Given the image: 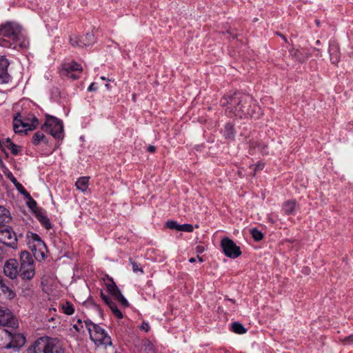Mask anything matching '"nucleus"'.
Returning a JSON list of instances; mask_svg holds the SVG:
<instances>
[{"label":"nucleus","mask_w":353,"mask_h":353,"mask_svg":"<svg viewBox=\"0 0 353 353\" xmlns=\"http://www.w3.org/2000/svg\"><path fill=\"white\" fill-rule=\"evenodd\" d=\"M227 32L234 39L237 37V34L234 32V30H228Z\"/></svg>","instance_id":"nucleus-47"},{"label":"nucleus","mask_w":353,"mask_h":353,"mask_svg":"<svg viewBox=\"0 0 353 353\" xmlns=\"http://www.w3.org/2000/svg\"><path fill=\"white\" fill-rule=\"evenodd\" d=\"M73 327L77 331V332H80V328L79 327V326L77 325H73Z\"/></svg>","instance_id":"nucleus-56"},{"label":"nucleus","mask_w":353,"mask_h":353,"mask_svg":"<svg viewBox=\"0 0 353 353\" xmlns=\"http://www.w3.org/2000/svg\"><path fill=\"white\" fill-rule=\"evenodd\" d=\"M141 329L145 332H148L150 330V325L148 323L143 322L141 326Z\"/></svg>","instance_id":"nucleus-44"},{"label":"nucleus","mask_w":353,"mask_h":353,"mask_svg":"<svg viewBox=\"0 0 353 353\" xmlns=\"http://www.w3.org/2000/svg\"><path fill=\"white\" fill-rule=\"evenodd\" d=\"M59 341L42 336L37 339L28 349L27 353H64Z\"/></svg>","instance_id":"nucleus-3"},{"label":"nucleus","mask_w":353,"mask_h":353,"mask_svg":"<svg viewBox=\"0 0 353 353\" xmlns=\"http://www.w3.org/2000/svg\"><path fill=\"white\" fill-rule=\"evenodd\" d=\"M84 323H85L88 330H89V327L93 328V325H95L90 320H86L84 321Z\"/></svg>","instance_id":"nucleus-45"},{"label":"nucleus","mask_w":353,"mask_h":353,"mask_svg":"<svg viewBox=\"0 0 353 353\" xmlns=\"http://www.w3.org/2000/svg\"><path fill=\"white\" fill-rule=\"evenodd\" d=\"M263 167H264V164H263V163H258L257 165H256L254 168L253 175H255L256 171L263 170Z\"/></svg>","instance_id":"nucleus-43"},{"label":"nucleus","mask_w":353,"mask_h":353,"mask_svg":"<svg viewBox=\"0 0 353 353\" xmlns=\"http://www.w3.org/2000/svg\"><path fill=\"white\" fill-rule=\"evenodd\" d=\"M250 234H252V238L256 241H259L263 238V233L256 228L251 229Z\"/></svg>","instance_id":"nucleus-33"},{"label":"nucleus","mask_w":353,"mask_h":353,"mask_svg":"<svg viewBox=\"0 0 353 353\" xmlns=\"http://www.w3.org/2000/svg\"><path fill=\"white\" fill-rule=\"evenodd\" d=\"M67 77H69V78H71V79H72L74 80L78 79L79 78V75H77V74H73L72 72L69 74V76H67Z\"/></svg>","instance_id":"nucleus-50"},{"label":"nucleus","mask_w":353,"mask_h":353,"mask_svg":"<svg viewBox=\"0 0 353 353\" xmlns=\"http://www.w3.org/2000/svg\"><path fill=\"white\" fill-rule=\"evenodd\" d=\"M7 176L12 181V183L14 185L17 190L21 194L24 195L25 197L30 196V194L26 191L23 186L19 182H18L17 179L13 176V174L11 172H9L7 174Z\"/></svg>","instance_id":"nucleus-20"},{"label":"nucleus","mask_w":353,"mask_h":353,"mask_svg":"<svg viewBox=\"0 0 353 353\" xmlns=\"http://www.w3.org/2000/svg\"><path fill=\"white\" fill-rule=\"evenodd\" d=\"M11 217L10 212L4 207L0 205V225L8 223L10 221Z\"/></svg>","instance_id":"nucleus-22"},{"label":"nucleus","mask_w":353,"mask_h":353,"mask_svg":"<svg viewBox=\"0 0 353 353\" xmlns=\"http://www.w3.org/2000/svg\"><path fill=\"white\" fill-rule=\"evenodd\" d=\"M100 295H101V297L102 299V300L104 301V303L108 305V304H110L112 301V299L111 297L105 295L103 291H101L100 292Z\"/></svg>","instance_id":"nucleus-39"},{"label":"nucleus","mask_w":353,"mask_h":353,"mask_svg":"<svg viewBox=\"0 0 353 353\" xmlns=\"http://www.w3.org/2000/svg\"><path fill=\"white\" fill-rule=\"evenodd\" d=\"M20 262L19 276L23 280H31L35 274L34 260L31 254L28 251L21 252Z\"/></svg>","instance_id":"nucleus-5"},{"label":"nucleus","mask_w":353,"mask_h":353,"mask_svg":"<svg viewBox=\"0 0 353 353\" xmlns=\"http://www.w3.org/2000/svg\"><path fill=\"white\" fill-rule=\"evenodd\" d=\"M114 353H121L120 352L115 351Z\"/></svg>","instance_id":"nucleus-64"},{"label":"nucleus","mask_w":353,"mask_h":353,"mask_svg":"<svg viewBox=\"0 0 353 353\" xmlns=\"http://www.w3.org/2000/svg\"><path fill=\"white\" fill-rule=\"evenodd\" d=\"M90 336L94 343L103 345H112L111 338L108 336L105 330L98 325H93V328L89 327Z\"/></svg>","instance_id":"nucleus-7"},{"label":"nucleus","mask_w":353,"mask_h":353,"mask_svg":"<svg viewBox=\"0 0 353 353\" xmlns=\"http://www.w3.org/2000/svg\"><path fill=\"white\" fill-rule=\"evenodd\" d=\"M9 65L8 60L4 56H0V83H6L10 81V75L8 72Z\"/></svg>","instance_id":"nucleus-14"},{"label":"nucleus","mask_w":353,"mask_h":353,"mask_svg":"<svg viewBox=\"0 0 353 353\" xmlns=\"http://www.w3.org/2000/svg\"><path fill=\"white\" fill-rule=\"evenodd\" d=\"M228 301H231V302H232L233 303H235V301H234L233 299H228Z\"/></svg>","instance_id":"nucleus-62"},{"label":"nucleus","mask_w":353,"mask_h":353,"mask_svg":"<svg viewBox=\"0 0 353 353\" xmlns=\"http://www.w3.org/2000/svg\"><path fill=\"white\" fill-rule=\"evenodd\" d=\"M88 303H91L93 305H94V306L96 307V308L99 310V313L101 314V315H102V314H102V310H101V309L100 308V307H99L98 305L95 304V303L93 302V301H92V299H89V300L88 301Z\"/></svg>","instance_id":"nucleus-46"},{"label":"nucleus","mask_w":353,"mask_h":353,"mask_svg":"<svg viewBox=\"0 0 353 353\" xmlns=\"http://www.w3.org/2000/svg\"><path fill=\"white\" fill-rule=\"evenodd\" d=\"M144 351L145 353H156V349L152 343L148 340L143 342Z\"/></svg>","instance_id":"nucleus-31"},{"label":"nucleus","mask_w":353,"mask_h":353,"mask_svg":"<svg viewBox=\"0 0 353 353\" xmlns=\"http://www.w3.org/2000/svg\"><path fill=\"white\" fill-rule=\"evenodd\" d=\"M77 323L81 325V327H83V325H81L82 324V321H81V319H78Z\"/></svg>","instance_id":"nucleus-61"},{"label":"nucleus","mask_w":353,"mask_h":353,"mask_svg":"<svg viewBox=\"0 0 353 353\" xmlns=\"http://www.w3.org/2000/svg\"><path fill=\"white\" fill-rule=\"evenodd\" d=\"M105 88L108 89V90H110V85L109 83H106L105 85Z\"/></svg>","instance_id":"nucleus-60"},{"label":"nucleus","mask_w":353,"mask_h":353,"mask_svg":"<svg viewBox=\"0 0 353 353\" xmlns=\"http://www.w3.org/2000/svg\"><path fill=\"white\" fill-rule=\"evenodd\" d=\"M70 43L73 47H79V46H81V44L79 43L78 37L76 36L70 37Z\"/></svg>","instance_id":"nucleus-42"},{"label":"nucleus","mask_w":353,"mask_h":353,"mask_svg":"<svg viewBox=\"0 0 353 353\" xmlns=\"http://www.w3.org/2000/svg\"><path fill=\"white\" fill-rule=\"evenodd\" d=\"M250 147H252V148L258 147L259 148L260 151L262 153H263V154H267L268 153L267 151H266L267 145H263V144H261V143H257L254 141H250Z\"/></svg>","instance_id":"nucleus-35"},{"label":"nucleus","mask_w":353,"mask_h":353,"mask_svg":"<svg viewBox=\"0 0 353 353\" xmlns=\"http://www.w3.org/2000/svg\"><path fill=\"white\" fill-rule=\"evenodd\" d=\"M28 236L31 237L34 241H36L37 243V245L38 247H43V248L45 250L46 249L45 243L41 240V237L37 234L30 232V235H28Z\"/></svg>","instance_id":"nucleus-30"},{"label":"nucleus","mask_w":353,"mask_h":353,"mask_svg":"<svg viewBox=\"0 0 353 353\" xmlns=\"http://www.w3.org/2000/svg\"><path fill=\"white\" fill-rule=\"evenodd\" d=\"M78 41L79 43L81 44V46H79V47L89 46L95 42L94 35L92 32H88L81 38L78 37Z\"/></svg>","instance_id":"nucleus-19"},{"label":"nucleus","mask_w":353,"mask_h":353,"mask_svg":"<svg viewBox=\"0 0 353 353\" xmlns=\"http://www.w3.org/2000/svg\"><path fill=\"white\" fill-rule=\"evenodd\" d=\"M197 259L199 261V262L202 263L203 261V259L201 256H197Z\"/></svg>","instance_id":"nucleus-59"},{"label":"nucleus","mask_w":353,"mask_h":353,"mask_svg":"<svg viewBox=\"0 0 353 353\" xmlns=\"http://www.w3.org/2000/svg\"><path fill=\"white\" fill-rule=\"evenodd\" d=\"M276 34H277L278 35L281 36V37L283 38V39L285 42H287V39L285 38V36L282 35L281 34H280V33H279V32H277Z\"/></svg>","instance_id":"nucleus-55"},{"label":"nucleus","mask_w":353,"mask_h":353,"mask_svg":"<svg viewBox=\"0 0 353 353\" xmlns=\"http://www.w3.org/2000/svg\"><path fill=\"white\" fill-rule=\"evenodd\" d=\"M204 251V248L203 246L199 245L196 248V252L198 254H201Z\"/></svg>","instance_id":"nucleus-49"},{"label":"nucleus","mask_w":353,"mask_h":353,"mask_svg":"<svg viewBox=\"0 0 353 353\" xmlns=\"http://www.w3.org/2000/svg\"><path fill=\"white\" fill-rule=\"evenodd\" d=\"M290 56L296 61L303 63L305 62L310 56V53L307 49H295L290 50Z\"/></svg>","instance_id":"nucleus-15"},{"label":"nucleus","mask_w":353,"mask_h":353,"mask_svg":"<svg viewBox=\"0 0 353 353\" xmlns=\"http://www.w3.org/2000/svg\"><path fill=\"white\" fill-rule=\"evenodd\" d=\"M315 23L316 24V26H317L318 27H319V26H320V21H319V19H316V20H315Z\"/></svg>","instance_id":"nucleus-58"},{"label":"nucleus","mask_w":353,"mask_h":353,"mask_svg":"<svg viewBox=\"0 0 353 353\" xmlns=\"http://www.w3.org/2000/svg\"><path fill=\"white\" fill-rule=\"evenodd\" d=\"M63 312L67 315H71L74 313V309L70 302L67 301L65 304L61 305Z\"/></svg>","instance_id":"nucleus-29"},{"label":"nucleus","mask_w":353,"mask_h":353,"mask_svg":"<svg viewBox=\"0 0 353 353\" xmlns=\"http://www.w3.org/2000/svg\"><path fill=\"white\" fill-rule=\"evenodd\" d=\"M129 261L132 265V270L134 272L139 271L141 273L143 272V269L141 268H139V265L135 261H134L131 258L129 259Z\"/></svg>","instance_id":"nucleus-40"},{"label":"nucleus","mask_w":353,"mask_h":353,"mask_svg":"<svg viewBox=\"0 0 353 353\" xmlns=\"http://www.w3.org/2000/svg\"><path fill=\"white\" fill-rule=\"evenodd\" d=\"M26 198L28 199L27 202L28 206L32 210L34 214H36L37 210H41L37 207V202L31 197L30 195Z\"/></svg>","instance_id":"nucleus-32"},{"label":"nucleus","mask_w":353,"mask_h":353,"mask_svg":"<svg viewBox=\"0 0 353 353\" xmlns=\"http://www.w3.org/2000/svg\"><path fill=\"white\" fill-rule=\"evenodd\" d=\"M178 231H183L187 232H191L193 231V226L191 224H183V225H179L178 224Z\"/></svg>","instance_id":"nucleus-36"},{"label":"nucleus","mask_w":353,"mask_h":353,"mask_svg":"<svg viewBox=\"0 0 353 353\" xmlns=\"http://www.w3.org/2000/svg\"><path fill=\"white\" fill-rule=\"evenodd\" d=\"M101 79L102 80H106V78H105V77H101Z\"/></svg>","instance_id":"nucleus-63"},{"label":"nucleus","mask_w":353,"mask_h":353,"mask_svg":"<svg viewBox=\"0 0 353 353\" xmlns=\"http://www.w3.org/2000/svg\"><path fill=\"white\" fill-rule=\"evenodd\" d=\"M222 250L228 257L235 259L241 254L240 248L230 239L225 237L221 241Z\"/></svg>","instance_id":"nucleus-10"},{"label":"nucleus","mask_w":353,"mask_h":353,"mask_svg":"<svg viewBox=\"0 0 353 353\" xmlns=\"http://www.w3.org/2000/svg\"><path fill=\"white\" fill-rule=\"evenodd\" d=\"M165 226L172 230H176V221H168L165 223Z\"/></svg>","instance_id":"nucleus-41"},{"label":"nucleus","mask_w":353,"mask_h":353,"mask_svg":"<svg viewBox=\"0 0 353 353\" xmlns=\"http://www.w3.org/2000/svg\"><path fill=\"white\" fill-rule=\"evenodd\" d=\"M0 46L5 48L26 49L29 41L22 34V27L16 22L7 21L0 26Z\"/></svg>","instance_id":"nucleus-2"},{"label":"nucleus","mask_w":353,"mask_h":353,"mask_svg":"<svg viewBox=\"0 0 353 353\" xmlns=\"http://www.w3.org/2000/svg\"><path fill=\"white\" fill-rule=\"evenodd\" d=\"M232 330L236 334H244L246 332V329L243 325L238 322H234L231 324Z\"/></svg>","instance_id":"nucleus-27"},{"label":"nucleus","mask_w":353,"mask_h":353,"mask_svg":"<svg viewBox=\"0 0 353 353\" xmlns=\"http://www.w3.org/2000/svg\"><path fill=\"white\" fill-rule=\"evenodd\" d=\"M234 125L231 123H227L224 128V137L228 139H233L234 137Z\"/></svg>","instance_id":"nucleus-25"},{"label":"nucleus","mask_w":353,"mask_h":353,"mask_svg":"<svg viewBox=\"0 0 353 353\" xmlns=\"http://www.w3.org/2000/svg\"><path fill=\"white\" fill-rule=\"evenodd\" d=\"M5 145H11V143H13V142L11 141L10 138H7L5 139V142H3Z\"/></svg>","instance_id":"nucleus-53"},{"label":"nucleus","mask_w":353,"mask_h":353,"mask_svg":"<svg viewBox=\"0 0 353 353\" xmlns=\"http://www.w3.org/2000/svg\"><path fill=\"white\" fill-rule=\"evenodd\" d=\"M0 288L3 293H8V296L10 299H12L14 296V292L10 288V287L6 283V281L2 278L0 275Z\"/></svg>","instance_id":"nucleus-24"},{"label":"nucleus","mask_w":353,"mask_h":353,"mask_svg":"<svg viewBox=\"0 0 353 353\" xmlns=\"http://www.w3.org/2000/svg\"><path fill=\"white\" fill-rule=\"evenodd\" d=\"M4 256V252L3 248L0 246V262L2 261Z\"/></svg>","instance_id":"nucleus-52"},{"label":"nucleus","mask_w":353,"mask_h":353,"mask_svg":"<svg viewBox=\"0 0 353 353\" xmlns=\"http://www.w3.org/2000/svg\"><path fill=\"white\" fill-rule=\"evenodd\" d=\"M79 72V73L82 72L83 68L80 64L77 63L74 61H71L70 63H64L62 65L61 74L64 76H69V74L72 72Z\"/></svg>","instance_id":"nucleus-17"},{"label":"nucleus","mask_w":353,"mask_h":353,"mask_svg":"<svg viewBox=\"0 0 353 353\" xmlns=\"http://www.w3.org/2000/svg\"><path fill=\"white\" fill-rule=\"evenodd\" d=\"M42 130L50 133L54 138L63 137V126L61 120L50 114H46V121L41 126Z\"/></svg>","instance_id":"nucleus-6"},{"label":"nucleus","mask_w":353,"mask_h":353,"mask_svg":"<svg viewBox=\"0 0 353 353\" xmlns=\"http://www.w3.org/2000/svg\"><path fill=\"white\" fill-rule=\"evenodd\" d=\"M6 148L10 150L12 154L14 155L18 154L21 151V147L16 144L11 143V145H6Z\"/></svg>","instance_id":"nucleus-34"},{"label":"nucleus","mask_w":353,"mask_h":353,"mask_svg":"<svg viewBox=\"0 0 353 353\" xmlns=\"http://www.w3.org/2000/svg\"><path fill=\"white\" fill-rule=\"evenodd\" d=\"M296 208L297 203L295 200L288 201L283 205V210L287 215L294 214Z\"/></svg>","instance_id":"nucleus-18"},{"label":"nucleus","mask_w":353,"mask_h":353,"mask_svg":"<svg viewBox=\"0 0 353 353\" xmlns=\"http://www.w3.org/2000/svg\"><path fill=\"white\" fill-rule=\"evenodd\" d=\"M220 103L226 108L225 114L231 117L248 119L258 117L260 114V108L248 94L241 92L227 94L221 99Z\"/></svg>","instance_id":"nucleus-1"},{"label":"nucleus","mask_w":353,"mask_h":353,"mask_svg":"<svg viewBox=\"0 0 353 353\" xmlns=\"http://www.w3.org/2000/svg\"><path fill=\"white\" fill-rule=\"evenodd\" d=\"M42 248L43 247H39V251H37L35 250L34 252V257L38 260V261H41V260H43L46 257V254L44 253L43 251H42Z\"/></svg>","instance_id":"nucleus-37"},{"label":"nucleus","mask_w":353,"mask_h":353,"mask_svg":"<svg viewBox=\"0 0 353 353\" xmlns=\"http://www.w3.org/2000/svg\"><path fill=\"white\" fill-rule=\"evenodd\" d=\"M328 51L331 62L333 64L336 65L339 62L341 58L339 43L335 41L330 42Z\"/></svg>","instance_id":"nucleus-16"},{"label":"nucleus","mask_w":353,"mask_h":353,"mask_svg":"<svg viewBox=\"0 0 353 353\" xmlns=\"http://www.w3.org/2000/svg\"><path fill=\"white\" fill-rule=\"evenodd\" d=\"M156 150V148L154 145H149L148 147V151L150 153H154Z\"/></svg>","instance_id":"nucleus-51"},{"label":"nucleus","mask_w":353,"mask_h":353,"mask_svg":"<svg viewBox=\"0 0 353 353\" xmlns=\"http://www.w3.org/2000/svg\"><path fill=\"white\" fill-rule=\"evenodd\" d=\"M108 306L110 307L113 314L116 317H117L118 319L123 318L122 312H121V310L118 309L117 304L113 301L110 304H108Z\"/></svg>","instance_id":"nucleus-28"},{"label":"nucleus","mask_w":353,"mask_h":353,"mask_svg":"<svg viewBox=\"0 0 353 353\" xmlns=\"http://www.w3.org/2000/svg\"><path fill=\"white\" fill-rule=\"evenodd\" d=\"M342 342L345 345L353 346V334L345 337L343 339H342Z\"/></svg>","instance_id":"nucleus-38"},{"label":"nucleus","mask_w":353,"mask_h":353,"mask_svg":"<svg viewBox=\"0 0 353 353\" xmlns=\"http://www.w3.org/2000/svg\"><path fill=\"white\" fill-rule=\"evenodd\" d=\"M4 144L3 142H2L1 140H0V148H1V150L6 154V155L8 156V154L6 153V152L3 150V145Z\"/></svg>","instance_id":"nucleus-54"},{"label":"nucleus","mask_w":353,"mask_h":353,"mask_svg":"<svg viewBox=\"0 0 353 353\" xmlns=\"http://www.w3.org/2000/svg\"><path fill=\"white\" fill-rule=\"evenodd\" d=\"M41 141H43L44 142H47V140L46 139L44 134L41 131H38L32 137V143L34 145H38Z\"/></svg>","instance_id":"nucleus-26"},{"label":"nucleus","mask_w":353,"mask_h":353,"mask_svg":"<svg viewBox=\"0 0 353 353\" xmlns=\"http://www.w3.org/2000/svg\"><path fill=\"white\" fill-rule=\"evenodd\" d=\"M89 179L88 176L80 177L75 183L77 188L82 192H85L88 188Z\"/></svg>","instance_id":"nucleus-23"},{"label":"nucleus","mask_w":353,"mask_h":353,"mask_svg":"<svg viewBox=\"0 0 353 353\" xmlns=\"http://www.w3.org/2000/svg\"><path fill=\"white\" fill-rule=\"evenodd\" d=\"M108 283H105L108 292L124 307L129 306V303L123 296L118 286L112 277L106 276Z\"/></svg>","instance_id":"nucleus-9"},{"label":"nucleus","mask_w":353,"mask_h":353,"mask_svg":"<svg viewBox=\"0 0 353 353\" xmlns=\"http://www.w3.org/2000/svg\"><path fill=\"white\" fill-rule=\"evenodd\" d=\"M88 90L90 92L97 90V87L95 86L94 83H92L88 87Z\"/></svg>","instance_id":"nucleus-48"},{"label":"nucleus","mask_w":353,"mask_h":353,"mask_svg":"<svg viewBox=\"0 0 353 353\" xmlns=\"http://www.w3.org/2000/svg\"><path fill=\"white\" fill-rule=\"evenodd\" d=\"M10 336V341L6 346V348H13L15 351H19L26 343L25 336L20 333H12L8 332Z\"/></svg>","instance_id":"nucleus-12"},{"label":"nucleus","mask_w":353,"mask_h":353,"mask_svg":"<svg viewBox=\"0 0 353 353\" xmlns=\"http://www.w3.org/2000/svg\"><path fill=\"white\" fill-rule=\"evenodd\" d=\"M189 261H190V263H194V262L196 261V259H195V258H193V257H192V258H190V259H189Z\"/></svg>","instance_id":"nucleus-57"},{"label":"nucleus","mask_w":353,"mask_h":353,"mask_svg":"<svg viewBox=\"0 0 353 353\" xmlns=\"http://www.w3.org/2000/svg\"><path fill=\"white\" fill-rule=\"evenodd\" d=\"M35 216L46 230L52 228L50 219L43 214L41 210H37Z\"/></svg>","instance_id":"nucleus-21"},{"label":"nucleus","mask_w":353,"mask_h":353,"mask_svg":"<svg viewBox=\"0 0 353 353\" xmlns=\"http://www.w3.org/2000/svg\"><path fill=\"white\" fill-rule=\"evenodd\" d=\"M0 325L10 327H17L18 321L14 316L10 309L4 306H0Z\"/></svg>","instance_id":"nucleus-11"},{"label":"nucleus","mask_w":353,"mask_h":353,"mask_svg":"<svg viewBox=\"0 0 353 353\" xmlns=\"http://www.w3.org/2000/svg\"><path fill=\"white\" fill-rule=\"evenodd\" d=\"M3 272L10 279H15L19 274L17 261L14 259L7 261L3 268Z\"/></svg>","instance_id":"nucleus-13"},{"label":"nucleus","mask_w":353,"mask_h":353,"mask_svg":"<svg viewBox=\"0 0 353 353\" xmlns=\"http://www.w3.org/2000/svg\"><path fill=\"white\" fill-rule=\"evenodd\" d=\"M0 242L10 248H15L17 239L12 228L5 224L0 225Z\"/></svg>","instance_id":"nucleus-8"},{"label":"nucleus","mask_w":353,"mask_h":353,"mask_svg":"<svg viewBox=\"0 0 353 353\" xmlns=\"http://www.w3.org/2000/svg\"><path fill=\"white\" fill-rule=\"evenodd\" d=\"M38 124L39 120L33 114L22 119L20 113H17L13 120V129L15 133L26 134L28 130H34Z\"/></svg>","instance_id":"nucleus-4"}]
</instances>
